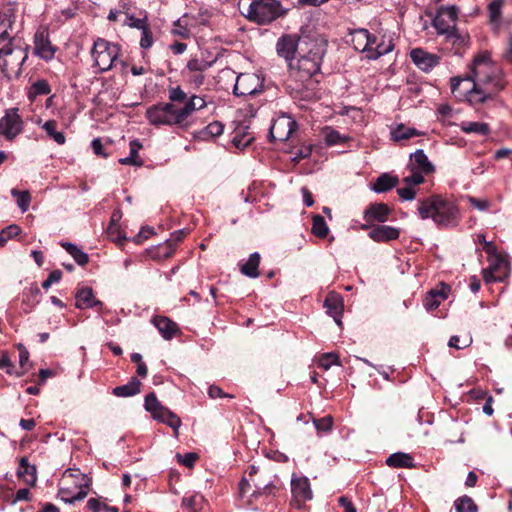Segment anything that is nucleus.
Returning a JSON list of instances; mask_svg holds the SVG:
<instances>
[{
	"label": "nucleus",
	"mask_w": 512,
	"mask_h": 512,
	"mask_svg": "<svg viewBox=\"0 0 512 512\" xmlns=\"http://www.w3.org/2000/svg\"><path fill=\"white\" fill-rule=\"evenodd\" d=\"M141 31L140 47L142 49H148L153 45V35L149 24H147Z\"/></svg>",
	"instance_id": "nucleus-52"
},
{
	"label": "nucleus",
	"mask_w": 512,
	"mask_h": 512,
	"mask_svg": "<svg viewBox=\"0 0 512 512\" xmlns=\"http://www.w3.org/2000/svg\"><path fill=\"white\" fill-rule=\"evenodd\" d=\"M361 228L370 229L369 238L378 243L396 240L400 236V230L394 226L362 224Z\"/></svg>",
	"instance_id": "nucleus-17"
},
{
	"label": "nucleus",
	"mask_w": 512,
	"mask_h": 512,
	"mask_svg": "<svg viewBox=\"0 0 512 512\" xmlns=\"http://www.w3.org/2000/svg\"><path fill=\"white\" fill-rule=\"evenodd\" d=\"M296 129L297 123L292 117L281 115L273 121L270 127V140L274 142H284L290 138Z\"/></svg>",
	"instance_id": "nucleus-13"
},
{
	"label": "nucleus",
	"mask_w": 512,
	"mask_h": 512,
	"mask_svg": "<svg viewBox=\"0 0 512 512\" xmlns=\"http://www.w3.org/2000/svg\"><path fill=\"white\" fill-rule=\"evenodd\" d=\"M224 131V125L219 121H213L209 123L205 128L197 133V137L201 140H211L217 136H220Z\"/></svg>",
	"instance_id": "nucleus-38"
},
{
	"label": "nucleus",
	"mask_w": 512,
	"mask_h": 512,
	"mask_svg": "<svg viewBox=\"0 0 512 512\" xmlns=\"http://www.w3.org/2000/svg\"><path fill=\"white\" fill-rule=\"evenodd\" d=\"M120 46L104 38H97L91 49L93 67L98 73H104L112 69L117 63L120 54Z\"/></svg>",
	"instance_id": "nucleus-8"
},
{
	"label": "nucleus",
	"mask_w": 512,
	"mask_h": 512,
	"mask_svg": "<svg viewBox=\"0 0 512 512\" xmlns=\"http://www.w3.org/2000/svg\"><path fill=\"white\" fill-rule=\"evenodd\" d=\"M454 507L456 512H477V506L472 500V498L468 496H463L461 498H458L454 502Z\"/></svg>",
	"instance_id": "nucleus-44"
},
{
	"label": "nucleus",
	"mask_w": 512,
	"mask_h": 512,
	"mask_svg": "<svg viewBox=\"0 0 512 512\" xmlns=\"http://www.w3.org/2000/svg\"><path fill=\"white\" fill-rule=\"evenodd\" d=\"M351 43L355 50L366 53L368 58L369 50L376 43V37L371 35L367 29L359 28L350 32Z\"/></svg>",
	"instance_id": "nucleus-18"
},
{
	"label": "nucleus",
	"mask_w": 512,
	"mask_h": 512,
	"mask_svg": "<svg viewBox=\"0 0 512 512\" xmlns=\"http://www.w3.org/2000/svg\"><path fill=\"white\" fill-rule=\"evenodd\" d=\"M391 210L387 204L375 203L368 206L363 213L365 224H373V222L384 223L388 220Z\"/></svg>",
	"instance_id": "nucleus-21"
},
{
	"label": "nucleus",
	"mask_w": 512,
	"mask_h": 512,
	"mask_svg": "<svg viewBox=\"0 0 512 512\" xmlns=\"http://www.w3.org/2000/svg\"><path fill=\"white\" fill-rule=\"evenodd\" d=\"M87 506L92 512H104L108 510V505L100 502L96 498H90L87 502Z\"/></svg>",
	"instance_id": "nucleus-60"
},
{
	"label": "nucleus",
	"mask_w": 512,
	"mask_h": 512,
	"mask_svg": "<svg viewBox=\"0 0 512 512\" xmlns=\"http://www.w3.org/2000/svg\"><path fill=\"white\" fill-rule=\"evenodd\" d=\"M417 190L414 187L406 185L397 189V194L403 201H412L416 197Z\"/></svg>",
	"instance_id": "nucleus-56"
},
{
	"label": "nucleus",
	"mask_w": 512,
	"mask_h": 512,
	"mask_svg": "<svg viewBox=\"0 0 512 512\" xmlns=\"http://www.w3.org/2000/svg\"><path fill=\"white\" fill-rule=\"evenodd\" d=\"M410 57L412 62L422 71L428 72L432 70L438 63L439 57L429 53L421 48L411 50Z\"/></svg>",
	"instance_id": "nucleus-20"
},
{
	"label": "nucleus",
	"mask_w": 512,
	"mask_h": 512,
	"mask_svg": "<svg viewBox=\"0 0 512 512\" xmlns=\"http://www.w3.org/2000/svg\"><path fill=\"white\" fill-rule=\"evenodd\" d=\"M144 407L151 416L162 423H165L171 427L176 433L181 426L180 418L170 411L167 407H164L157 399L155 393H149L145 397Z\"/></svg>",
	"instance_id": "nucleus-10"
},
{
	"label": "nucleus",
	"mask_w": 512,
	"mask_h": 512,
	"mask_svg": "<svg viewBox=\"0 0 512 512\" xmlns=\"http://www.w3.org/2000/svg\"><path fill=\"white\" fill-rule=\"evenodd\" d=\"M260 254L257 252L252 253L248 260L240 266L242 274L250 278H257L259 276Z\"/></svg>",
	"instance_id": "nucleus-35"
},
{
	"label": "nucleus",
	"mask_w": 512,
	"mask_h": 512,
	"mask_svg": "<svg viewBox=\"0 0 512 512\" xmlns=\"http://www.w3.org/2000/svg\"><path fill=\"white\" fill-rule=\"evenodd\" d=\"M130 153L129 156L120 158L119 163L122 165H131V166H137L140 167L143 164V161L140 159L138 153L139 150L142 148V144L139 140L134 139L130 141L129 143Z\"/></svg>",
	"instance_id": "nucleus-33"
},
{
	"label": "nucleus",
	"mask_w": 512,
	"mask_h": 512,
	"mask_svg": "<svg viewBox=\"0 0 512 512\" xmlns=\"http://www.w3.org/2000/svg\"><path fill=\"white\" fill-rule=\"evenodd\" d=\"M57 48L52 45L48 32L38 30L34 35V54L44 61H51L55 57Z\"/></svg>",
	"instance_id": "nucleus-16"
},
{
	"label": "nucleus",
	"mask_w": 512,
	"mask_h": 512,
	"mask_svg": "<svg viewBox=\"0 0 512 512\" xmlns=\"http://www.w3.org/2000/svg\"><path fill=\"white\" fill-rule=\"evenodd\" d=\"M417 213L422 220L432 219L441 228L455 227L461 218L456 202L441 195L419 200Z\"/></svg>",
	"instance_id": "nucleus-3"
},
{
	"label": "nucleus",
	"mask_w": 512,
	"mask_h": 512,
	"mask_svg": "<svg viewBox=\"0 0 512 512\" xmlns=\"http://www.w3.org/2000/svg\"><path fill=\"white\" fill-rule=\"evenodd\" d=\"M324 50L317 46L311 49L307 55H303L293 63H290V77L299 82L294 89L301 91L313 84L312 76L320 71Z\"/></svg>",
	"instance_id": "nucleus-4"
},
{
	"label": "nucleus",
	"mask_w": 512,
	"mask_h": 512,
	"mask_svg": "<svg viewBox=\"0 0 512 512\" xmlns=\"http://www.w3.org/2000/svg\"><path fill=\"white\" fill-rule=\"evenodd\" d=\"M124 24L127 25L130 28H135L138 30L143 29L148 23L147 19L145 18H137L132 14H129L126 16Z\"/></svg>",
	"instance_id": "nucleus-53"
},
{
	"label": "nucleus",
	"mask_w": 512,
	"mask_h": 512,
	"mask_svg": "<svg viewBox=\"0 0 512 512\" xmlns=\"http://www.w3.org/2000/svg\"><path fill=\"white\" fill-rule=\"evenodd\" d=\"M408 170L410 171V174L403 178V183L405 185L416 188V186L424 183V181H425L424 173H422L421 171L414 170V169H408Z\"/></svg>",
	"instance_id": "nucleus-48"
},
{
	"label": "nucleus",
	"mask_w": 512,
	"mask_h": 512,
	"mask_svg": "<svg viewBox=\"0 0 512 512\" xmlns=\"http://www.w3.org/2000/svg\"><path fill=\"white\" fill-rule=\"evenodd\" d=\"M467 199L470 205L479 211H485L490 207V201L486 199H478L472 196H468Z\"/></svg>",
	"instance_id": "nucleus-57"
},
{
	"label": "nucleus",
	"mask_w": 512,
	"mask_h": 512,
	"mask_svg": "<svg viewBox=\"0 0 512 512\" xmlns=\"http://www.w3.org/2000/svg\"><path fill=\"white\" fill-rule=\"evenodd\" d=\"M460 129L467 134L486 136L490 133V127L484 122L463 121L459 124Z\"/></svg>",
	"instance_id": "nucleus-37"
},
{
	"label": "nucleus",
	"mask_w": 512,
	"mask_h": 512,
	"mask_svg": "<svg viewBox=\"0 0 512 512\" xmlns=\"http://www.w3.org/2000/svg\"><path fill=\"white\" fill-rule=\"evenodd\" d=\"M298 41V37L294 35H284L277 41V54L287 61L288 67L290 66V63L294 62V55L298 48Z\"/></svg>",
	"instance_id": "nucleus-19"
},
{
	"label": "nucleus",
	"mask_w": 512,
	"mask_h": 512,
	"mask_svg": "<svg viewBox=\"0 0 512 512\" xmlns=\"http://www.w3.org/2000/svg\"><path fill=\"white\" fill-rule=\"evenodd\" d=\"M153 323L166 340L172 339L178 330L176 323L164 316L154 317Z\"/></svg>",
	"instance_id": "nucleus-29"
},
{
	"label": "nucleus",
	"mask_w": 512,
	"mask_h": 512,
	"mask_svg": "<svg viewBox=\"0 0 512 512\" xmlns=\"http://www.w3.org/2000/svg\"><path fill=\"white\" fill-rule=\"evenodd\" d=\"M11 194L12 196L17 198V205L21 212L25 213L29 209V205L31 202V196L29 192L12 189Z\"/></svg>",
	"instance_id": "nucleus-46"
},
{
	"label": "nucleus",
	"mask_w": 512,
	"mask_h": 512,
	"mask_svg": "<svg viewBox=\"0 0 512 512\" xmlns=\"http://www.w3.org/2000/svg\"><path fill=\"white\" fill-rule=\"evenodd\" d=\"M75 306L78 309H88L94 307H102V302L96 299L93 290L90 287H82L75 294Z\"/></svg>",
	"instance_id": "nucleus-23"
},
{
	"label": "nucleus",
	"mask_w": 512,
	"mask_h": 512,
	"mask_svg": "<svg viewBox=\"0 0 512 512\" xmlns=\"http://www.w3.org/2000/svg\"><path fill=\"white\" fill-rule=\"evenodd\" d=\"M324 306L327 309V313L333 317L337 325L340 326L343 314V300L341 296L336 293H330L325 299Z\"/></svg>",
	"instance_id": "nucleus-26"
},
{
	"label": "nucleus",
	"mask_w": 512,
	"mask_h": 512,
	"mask_svg": "<svg viewBox=\"0 0 512 512\" xmlns=\"http://www.w3.org/2000/svg\"><path fill=\"white\" fill-rule=\"evenodd\" d=\"M107 232L113 238V240L117 243H120L123 239H125L124 236L123 237L120 236L118 224L110 223L107 228Z\"/></svg>",
	"instance_id": "nucleus-64"
},
{
	"label": "nucleus",
	"mask_w": 512,
	"mask_h": 512,
	"mask_svg": "<svg viewBox=\"0 0 512 512\" xmlns=\"http://www.w3.org/2000/svg\"><path fill=\"white\" fill-rule=\"evenodd\" d=\"M292 504L300 508L302 503L311 500L313 493L309 479L305 476L292 474L291 477Z\"/></svg>",
	"instance_id": "nucleus-14"
},
{
	"label": "nucleus",
	"mask_w": 512,
	"mask_h": 512,
	"mask_svg": "<svg viewBox=\"0 0 512 512\" xmlns=\"http://www.w3.org/2000/svg\"><path fill=\"white\" fill-rule=\"evenodd\" d=\"M61 276H62V273H61L60 270L52 271L49 274L48 278L42 283V287L44 289H48L52 284L57 283L58 281H60Z\"/></svg>",
	"instance_id": "nucleus-62"
},
{
	"label": "nucleus",
	"mask_w": 512,
	"mask_h": 512,
	"mask_svg": "<svg viewBox=\"0 0 512 512\" xmlns=\"http://www.w3.org/2000/svg\"><path fill=\"white\" fill-rule=\"evenodd\" d=\"M319 367L324 370H328L333 365H340L338 355L335 353H325L319 357L318 360Z\"/></svg>",
	"instance_id": "nucleus-49"
},
{
	"label": "nucleus",
	"mask_w": 512,
	"mask_h": 512,
	"mask_svg": "<svg viewBox=\"0 0 512 512\" xmlns=\"http://www.w3.org/2000/svg\"><path fill=\"white\" fill-rule=\"evenodd\" d=\"M1 232L2 235H4L5 240L8 241L9 239L19 235L21 228L16 224H12L1 230Z\"/></svg>",
	"instance_id": "nucleus-61"
},
{
	"label": "nucleus",
	"mask_w": 512,
	"mask_h": 512,
	"mask_svg": "<svg viewBox=\"0 0 512 512\" xmlns=\"http://www.w3.org/2000/svg\"><path fill=\"white\" fill-rule=\"evenodd\" d=\"M313 423L318 432H328L332 428L333 419L331 416H325L320 419H314Z\"/></svg>",
	"instance_id": "nucleus-54"
},
{
	"label": "nucleus",
	"mask_w": 512,
	"mask_h": 512,
	"mask_svg": "<svg viewBox=\"0 0 512 512\" xmlns=\"http://www.w3.org/2000/svg\"><path fill=\"white\" fill-rule=\"evenodd\" d=\"M206 105L204 98L192 95L184 106L173 103L152 105L146 110V118L155 127L175 126L187 130L193 125V113L205 108Z\"/></svg>",
	"instance_id": "nucleus-2"
},
{
	"label": "nucleus",
	"mask_w": 512,
	"mask_h": 512,
	"mask_svg": "<svg viewBox=\"0 0 512 512\" xmlns=\"http://www.w3.org/2000/svg\"><path fill=\"white\" fill-rule=\"evenodd\" d=\"M421 135H423L422 132L415 128L408 127L403 123L397 124L390 128V138L395 142H401Z\"/></svg>",
	"instance_id": "nucleus-28"
},
{
	"label": "nucleus",
	"mask_w": 512,
	"mask_h": 512,
	"mask_svg": "<svg viewBox=\"0 0 512 512\" xmlns=\"http://www.w3.org/2000/svg\"><path fill=\"white\" fill-rule=\"evenodd\" d=\"M56 126L57 124L54 120H49L42 125V128L57 144L63 145L66 141L65 135L63 132L57 131Z\"/></svg>",
	"instance_id": "nucleus-42"
},
{
	"label": "nucleus",
	"mask_w": 512,
	"mask_h": 512,
	"mask_svg": "<svg viewBox=\"0 0 512 512\" xmlns=\"http://www.w3.org/2000/svg\"><path fill=\"white\" fill-rule=\"evenodd\" d=\"M478 242L483 244V249L489 256L496 255V253H498L494 243L491 241H487L485 239V235H478Z\"/></svg>",
	"instance_id": "nucleus-58"
},
{
	"label": "nucleus",
	"mask_w": 512,
	"mask_h": 512,
	"mask_svg": "<svg viewBox=\"0 0 512 512\" xmlns=\"http://www.w3.org/2000/svg\"><path fill=\"white\" fill-rule=\"evenodd\" d=\"M23 130V120L18 108H10L5 111L0 119V135L6 140L15 139Z\"/></svg>",
	"instance_id": "nucleus-12"
},
{
	"label": "nucleus",
	"mask_w": 512,
	"mask_h": 512,
	"mask_svg": "<svg viewBox=\"0 0 512 512\" xmlns=\"http://www.w3.org/2000/svg\"><path fill=\"white\" fill-rule=\"evenodd\" d=\"M450 292L449 286L441 284L439 288L432 289L424 299V307L428 311L435 310L439 307L442 301L448 298Z\"/></svg>",
	"instance_id": "nucleus-24"
},
{
	"label": "nucleus",
	"mask_w": 512,
	"mask_h": 512,
	"mask_svg": "<svg viewBox=\"0 0 512 512\" xmlns=\"http://www.w3.org/2000/svg\"><path fill=\"white\" fill-rule=\"evenodd\" d=\"M471 343H472L471 337H464L463 339H461L459 336L453 335L450 338L448 345L455 349H464L466 347H469L471 345Z\"/></svg>",
	"instance_id": "nucleus-55"
},
{
	"label": "nucleus",
	"mask_w": 512,
	"mask_h": 512,
	"mask_svg": "<svg viewBox=\"0 0 512 512\" xmlns=\"http://www.w3.org/2000/svg\"><path fill=\"white\" fill-rule=\"evenodd\" d=\"M168 97L170 100L169 103L177 104L178 106H180L179 104H183L182 106H184L185 103L189 101L187 94L180 86L170 87L168 89Z\"/></svg>",
	"instance_id": "nucleus-45"
},
{
	"label": "nucleus",
	"mask_w": 512,
	"mask_h": 512,
	"mask_svg": "<svg viewBox=\"0 0 512 512\" xmlns=\"http://www.w3.org/2000/svg\"><path fill=\"white\" fill-rule=\"evenodd\" d=\"M500 70L491 60L488 52H481L472 61L465 78L454 77L451 79V88L455 92L462 84L467 83L463 95L466 100L477 105L490 99L500 90Z\"/></svg>",
	"instance_id": "nucleus-1"
},
{
	"label": "nucleus",
	"mask_w": 512,
	"mask_h": 512,
	"mask_svg": "<svg viewBox=\"0 0 512 512\" xmlns=\"http://www.w3.org/2000/svg\"><path fill=\"white\" fill-rule=\"evenodd\" d=\"M324 138L325 142L330 146L342 144L347 140V137L341 135L338 131L329 127H326L324 129Z\"/></svg>",
	"instance_id": "nucleus-47"
},
{
	"label": "nucleus",
	"mask_w": 512,
	"mask_h": 512,
	"mask_svg": "<svg viewBox=\"0 0 512 512\" xmlns=\"http://www.w3.org/2000/svg\"><path fill=\"white\" fill-rule=\"evenodd\" d=\"M489 266L483 269V278L486 283L501 282L507 276L508 263L499 254L489 256Z\"/></svg>",
	"instance_id": "nucleus-15"
},
{
	"label": "nucleus",
	"mask_w": 512,
	"mask_h": 512,
	"mask_svg": "<svg viewBox=\"0 0 512 512\" xmlns=\"http://www.w3.org/2000/svg\"><path fill=\"white\" fill-rule=\"evenodd\" d=\"M14 23V13L12 8H5L0 11V45L7 42L12 43L10 30Z\"/></svg>",
	"instance_id": "nucleus-25"
},
{
	"label": "nucleus",
	"mask_w": 512,
	"mask_h": 512,
	"mask_svg": "<svg viewBox=\"0 0 512 512\" xmlns=\"http://www.w3.org/2000/svg\"><path fill=\"white\" fill-rule=\"evenodd\" d=\"M394 49V44L392 39L382 37L381 41L372 45L371 50H369L368 59L369 60H377L383 55L390 53Z\"/></svg>",
	"instance_id": "nucleus-31"
},
{
	"label": "nucleus",
	"mask_w": 512,
	"mask_h": 512,
	"mask_svg": "<svg viewBox=\"0 0 512 512\" xmlns=\"http://www.w3.org/2000/svg\"><path fill=\"white\" fill-rule=\"evenodd\" d=\"M178 461L185 465L186 467H192L197 459L195 453H186L184 455H177Z\"/></svg>",
	"instance_id": "nucleus-63"
},
{
	"label": "nucleus",
	"mask_w": 512,
	"mask_h": 512,
	"mask_svg": "<svg viewBox=\"0 0 512 512\" xmlns=\"http://www.w3.org/2000/svg\"><path fill=\"white\" fill-rule=\"evenodd\" d=\"M50 86L45 80H38L31 86L30 97L47 95L50 93Z\"/></svg>",
	"instance_id": "nucleus-51"
},
{
	"label": "nucleus",
	"mask_w": 512,
	"mask_h": 512,
	"mask_svg": "<svg viewBox=\"0 0 512 512\" xmlns=\"http://www.w3.org/2000/svg\"><path fill=\"white\" fill-rule=\"evenodd\" d=\"M328 232L329 228L325 219L320 215H315L313 217L312 233L319 238H325Z\"/></svg>",
	"instance_id": "nucleus-43"
},
{
	"label": "nucleus",
	"mask_w": 512,
	"mask_h": 512,
	"mask_svg": "<svg viewBox=\"0 0 512 512\" xmlns=\"http://www.w3.org/2000/svg\"><path fill=\"white\" fill-rule=\"evenodd\" d=\"M254 136L251 132L244 128H239L235 131L232 139L233 145L238 149H244L253 141Z\"/></svg>",
	"instance_id": "nucleus-41"
},
{
	"label": "nucleus",
	"mask_w": 512,
	"mask_h": 512,
	"mask_svg": "<svg viewBox=\"0 0 512 512\" xmlns=\"http://www.w3.org/2000/svg\"><path fill=\"white\" fill-rule=\"evenodd\" d=\"M61 246L73 257L77 264L83 266L88 263V255L79 249L76 245L70 242H62Z\"/></svg>",
	"instance_id": "nucleus-40"
},
{
	"label": "nucleus",
	"mask_w": 512,
	"mask_h": 512,
	"mask_svg": "<svg viewBox=\"0 0 512 512\" xmlns=\"http://www.w3.org/2000/svg\"><path fill=\"white\" fill-rule=\"evenodd\" d=\"M398 182L399 179L397 176L383 173L373 183L372 190L376 193H383L394 188Z\"/></svg>",
	"instance_id": "nucleus-32"
},
{
	"label": "nucleus",
	"mask_w": 512,
	"mask_h": 512,
	"mask_svg": "<svg viewBox=\"0 0 512 512\" xmlns=\"http://www.w3.org/2000/svg\"><path fill=\"white\" fill-rule=\"evenodd\" d=\"M407 169H414L428 175L435 171V166L429 161L423 149H417L410 155Z\"/></svg>",
	"instance_id": "nucleus-22"
},
{
	"label": "nucleus",
	"mask_w": 512,
	"mask_h": 512,
	"mask_svg": "<svg viewBox=\"0 0 512 512\" xmlns=\"http://www.w3.org/2000/svg\"><path fill=\"white\" fill-rule=\"evenodd\" d=\"M40 302V289L37 285H32L23 295L22 306L25 313H30Z\"/></svg>",
	"instance_id": "nucleus-34"
},
{
	"label": "nucleus",
	"mask_w": 512,
	"mask_h": 512,
	"mask_svg": "<svg viewBox=\"0 0 512 512\" xmlns=\"http://www.w3.org/2000/svg\"><path fill=\"white\" fill-rule=\"evenodd\" d=\"M238 9L244 17L258 24L270 23L285 12L278 0H239Z\"/></svg>",
	"instance_id": "nucleus-5"
},
{
	"label": "nucleus",
	"mask_w": 512,
	"mask_h": 512,
	"mask_svg": "<svg viewBox=\"0 0 512 512\" xmlns=\"http://www.w3.org/2000/svg\"><path fill=\"white\" fill-rule=\"evenodd\" d=\"M504 0H493L488 5V14L489 20L492 25H494L495 29H499L501 24V9L503 6Z\"/></svg>",
	"instance_id": "nucleus-39"
},
{
	"label": "nucleus",
	"mask_w": 512,
	"mask_h": 512,
	"mask_svg": "<svg viewBox=\"0 0 512 512\" xmlns=\"http://www.w3.org/2000/svg\"><path fill=\"white\" fill-rule=\"evenodd\" d=\"M16 474L29 486H34L37 482L36 466L30 464L26 457L20 459Z\"/></svg>",
	"instance_id": "nucleus-27"
},
{
	"label": "nucleus",
	"mask_w": 512,
	"mask_h": 512,
	"mask_svg": "<svg viewBox=\"0 0 512 512\" xmlns=\"http://www.w3.org/2000/svg\"><path fill=\"white\" fill-rule=\"evenodd\" d=\"M211 66L212 62H208L203 59H191L187 63V69L190 73L204 72Z\"/></svg>",
	"instance_id": "nucleus-50"
},
{
	"label": "nucleus",
	"mask_w": 512,
	"mask_h": 512,
	"mask_svg": "<svg viewBox=\"0 0 512 512\" xmlns=\"http://www.w3.org/2000/svg\"><path fill=\"white\" fill-rule=\"evenodd\" d=\"M91 479L78 469H67L59 483L58 497L65 503L73 504L86 498Z\"/></svg>",
	"instance_id": "nucleus-6"
},
{
	"label": "nucleus",
	"mask_w": 512,
	"mask_h": 512,
	"mask_svg": "<svg viewBox=\"0 0 512 512\" xmlns=\"http://www.w3.org/2000/svg\"><path fill=\"white\" fill-rule=\"evenodd\" d=\"M458 9L456 6H442L437 10L432 20V25L440 35H445L446 40L452 44L464 45L467 42V35L458 31L456 22Z\"/></svg>",
	"instance_id": "nucleus-7"
},
{
	"label": "nucleus",
	"mask_w": 512,
	"mask_h": 512,
	"mask_svg": "<svg viewBox=\"0 0 512 512\" xmlns=\"http://www.w3.org/2000/svg\"><path fill=\"white\" fill-rule=\"evenodd\" d=\"M386 465L392 468H413V457L404 452H396L391 454L385 461Z\"/></svg>",
	"instance_id": "nucleus-30"
},
{
	"label": "nucleus",
	"mask_w": 512,
	"mask_h": 512,
	"mask_svg": "<svg viewBox=\"0 0 512 512\" xmlns=\"http://www.w3.org/2000/svg\"><path fill=\"white\" fill-rule=\"evenodd\" d=\"M141 382L132 378L127 384L117 386L113 389V394L117 397H131L140 392Z\"/></svg>",
	"instance_id": "nucleus-36"
},
{
	"label": "nucleus",
	"mask_w": 512,
	"mask_h": 512,
	"mask_svg": "<svg viewBox=\"0 0 512 512\" xmlns=\"http://www.w3.org/2000/svg\"><path fill=\"white\" fill-rule=\"evenodd\" d=\"M264 79L256 73H241L237 76L233 92L236 96H250L262 92Z\"/></svg>",
	"instance_id": "nucleus-11"
},
{
	"label": "nucleus",
	"mask_w": 512,
	"mask_h": 512,
	"mask_svg": "<svg viewBox=\"0 0 512 512\" xmlns=\"http://www.w3.org/2000/svg\"><path fill=\"white\" fill-rule=\"evenodd\" d=\"M26 59L27 54L20 47H13L10 42L0 47V69L7 78L12 73L19 74Z\"/></svg>",
	"instance_id": "nucleus-9"
},
{
	"label": "nucleus",
	"mask_w": 512,
	"mask_h": 512,
	"mask_svg": "<svg viewBox=\"0 0 512 512\" xmlns=\"http://www.w3.org/2000/svg\"><path fill=\"white\" fill-rule=\"evenodd\" d=\"M185 235L186 231L183 229L175 231L171 234V238L166 241V247L172 250L173 246L182 241Z\"/></svg>",
	"instance_id": "nucleus-59"
}]
</instances>
